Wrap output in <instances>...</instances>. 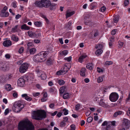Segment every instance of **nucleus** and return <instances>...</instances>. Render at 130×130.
Masks as SVG:
<instances>
[{
    "mask_svg": "<svg viewBox=\"0 0 130 130\" xmlns=\"http://www.w3.org/2000/svg\"><path fill=\"white\" fill-rule=\"evenodd\" d=\"M18 130H34V126L28 119L20 122L18 125Z\"/></svg>",
    "mask_w": 130,
    "mask_h": 130,
    "instance_id": "obj_1",
    "label": "nucleus"
},
{
    "mask_svg": "<svg viewBox=\"0 0 130 130\" xmlns=\"http://www.w3.org/2000/svg\"><path fill=\"white\" fill-rule=\"evenodd\" d=\"M32 117L33 119L39 120L45 118L46 117V113L44 110H38L34 112Z\"/></svg>",
    "mask_w": 130,
    "mask_h": 130,
    "instance_id": "obj_2",
    "label": "nucleus"
},
{
    "mask_svg": "<svg viewBox=\"0 0 130 130\" xmlns=\"http://www.w3.org/2000/svg\"><path fill=\"white\" fill-rule=\"evenodd\" d=\"M24 106L22 103L20 101L15 102L12 106V110L14 112L18 113L21 111L23 108Z\"/></svg>",
    "mask_w": 130,
    "mask_h": 130,
    "instance_id": "obj_3",
    "label": "nucleus"
},
{
    "mask_svg": "<svg viewBox=\"0 0 130 130\" xmlns=\"http://www.w3.org/2000/svg\"><path fill=\"white\" fill-rule=\"evenodd\" d=\"M28 76H22L17 81V84L18 86L21 87L24 86L25 84V82L28 81Z\"/></svg>",
    "mask_w": 130,
    "mask_h": 130,
    "instance_id": "obj_4",
    "label": "nucleus"
},
{
    "mask_svg": "<svg viewBox=\"0 0 130 130\" xmlns=\"http://www.w3.org/2000/svg\"><path fill=\"white\" fill-rule=\"evenodd\" d=\"M119 97V95L117 93L112 92L109 95V100L112 102H115L118 100Z\"/></svg>",
    "mask_w": 130,
    "mask_h": 130,
    "instance_id": "obj_5",
    "label": "nucleus"
},
{
    "mask_svg": "<svg viewBox=\"0 0 130 130\" xmlns=\"http://www.w3.org/2000/svg\"><path fill=\"white\" fill-rule=\"evenodd\" d=\"M29 65L28 63H25L22 64L20 68L19 71L20 73L25 72L28 69Z\"/></svg>",
    "mask_w": 130,
    "mask_h": 130,
    "instance_id": "obj_6",
    "label": "nucleus"
},
{
    "mask_svg": "<svg viewBox=\"0 0 130 130\" xmlns=\"http://www.w3.org/2000/svg\"><path fill=\"white\" fill-rule=\"evenodd\" d=\"M41 59L42 62L45 61L46 59V56L48 54V51H42L39 54Z\"/></svg>",
    "mask_w": 130,
    "mask_h": 130,
    "instance_id": "obj_7",
    "label": "nucleus"
},
{
    "mask_svg": "<svg viewBox=\"0 0 130 130\" xmlns=\"http://www.w3.org/2000/svg\"><path fill=\"white\" fill-rule=\"evenodd\" d=\"M51 2L50 0H42L43 7L48 8L51 5Z\"/></svg>",
    "mask_w": 130,
    "mask_h": 130,
    "instance_id": "obj_8",
    "label": "nucleus"
},
{
    "mask_svg": "<svg viewBox=\"0 0 130 130\" xmlns=\"http://www.w3.org/2000/svg\"><path fill=\"white\" fill-rule=\"evenodd\" d=\"M123 125H125L127 128L129 127V125L130 124V121L127 119L124 118L123 119L122 122Z\"/></svg>",
    "mask_w": 130,
    "mask_h": 130,
    "instance_id": "obj_9",
    "label": "nucleus"
},
{
    "mask_svg": "<svg viewBox=\"0 0 130 130\" xmlns=\"http://www.w3.org/2000/svg\"><path fill=\"white\" fill-rule=\"evenodd\" d=\"M3 45L5 47H8L11 45V41L9 40H6L4 41L3 43Z\"/></svg>",
    "mask_w": 130,
    "mask_h": 130,
    "instance_id": "obj_10",
    "label": "nucleus"
},
{
    "mask_svg": "<svg viewBox=\"0 0 130 130\" xmlns=\"http://www.w3.org/2000/svg\"><path fill=\"white\" fill-rule=\"evenodd\" d=\"M33 60L36 62H42V60L41 59L40 57L39 54H37L34 57Z\"/></svg>",
    "mask_w": 130,
    "mask_h": 130,
    "instance_id": "obj_11",
    "label": "nucleus"
},
{
    "mask_svg": "<svg viewBox=\"0 0 130 130\" xmlns=\"http://www.w3.org/2000/svg\"><path fill=\"white\" fill-rule=\"evenodd\" d=\"M69 68H68L67 66H65L62 69H61V70L57 71L56 73H67L68 71L69 70Z\"/></svg>",
    "mask_w": 130,
    "mask_h": 130,
    "instance_id": "obj_12",
    "label": "nucleus"
},
{
    "mask_svg": "<svg viewBox=\"0 0 130 130\" xmlns=\"http://www.w3.org/2000/svg\"><path fill=\"white\" fill-rule=\"evenodd\" d=\"M84 23L85 25H89L91 26H93L94 24V23L93 22L89 20H85Z\"/></svg>",
    "mask_w": 130,
    "mask_h": 130,
    "instance_id": "obj_13",
    "label": "nucleus"
},
{
    "mask_svg": "<svg viewBox=\"0 0 130 130\" xmlns=\"http://www.w3.org/2000/svg\"><path fill=\"white\" fill-rule=\"evenodd\" d=\"M99 104L100 106L104 107H107L108 106L107 103L105 102L104 101V100H100Z\"/></svg>",
    "mask_w": 130,
    "mask_h": 130,
    "instance_id": "obj_14",
    "label": "nucleus"
},
{
    "mask_svg": "<svg viewBox=\"0 0 130 130\" xmlns=\"http://www.w3.org/2000/svg\"><path fill=\"white\" fill-rule=\"evenodd\" d=\"M38 77H40L42 80L45 79L47 77L46 75V74H38Z\"/></svg>",
    "mask_w": 130,
    "mask_h": 130,
    "instance_id": "obj_15",
    "label": "nucleus"
},
{
    "mask_svg": "<svg viewBox=\"0 0 130 130\" xmlns=\"http://www.w3.org/2000/svg\"><path fill=\"white\" fill-rule=\"evenodd\" d=\"M71 95V93H65L64 94L63 98L64 99H68L70 98Z\"/></svg>",
    "mask_w": 130,
    "mask_h": 130,
    "instance_id": "obj_16",
    "label": "nucleus"
},
{
    "mask_svg": "<svg viewBox=\"0 0 130 130\" xmlns=\"http://www.w3.org/2000/svg\"><path fill=\"white\" fill-rule=\"evenodd\" d=\"M42 0L41 1H36L35 4V5L38 7H42L43 5H42Z\"/></svg>",
    "mask_w": 130,
    "mask_h": 130,
    "instance_id": "obj_17",
    "label": "nucleus"
},
{
    "mask_svg": "<svg viewBox=\"0 0 130 130\" xmlns=\"http://www.w3.org/2000/svg\"><path fill=\"white\" fill-rule=\"evenodd\" d=\"M22 96L23 98H24L25 100L29 101H31L32 100V98L28 96L27 94H23Z\"/></svg>",
    "mask_w": 130,
    "mask_h": 130,
    "instance_id": "obj_18",
    "label": "nucleus"
},
{
    "mask_svg": "<svg viewBox=\"0 0 130 130\" xmlns=\"http://www.w3.org/2000/svg\"><path fill=\"white\" fill-rule=\"evenodd\" d=\"M9 13L8 12H6L4 10H2L1 12V15L4 17H7L8 16Z\"/></svg>",
    "mask_w": 130,
    "mask_h": 130,
    "instance_id": "obj_19",
    "label": "nucleus"
},
{
    "mask_svg": "<svg viewBox=\"0 0 130 130\" xmlns=\"http://www.w3.org/2000/svg\"><path fill=\"white\" fill-rule=\"evenodd\" d=\"M29 36L31 37H36L37 35L35 33L31 31H29L28 32Z\"/></svg>",
    "mask_w": 130,
    "mask_h": 130,
    "instance_id": "obj_20",
    "label": "nucleus"
},
{
    "mask_svg": "<svg viewBox=\"0 0 130 130\" xmlns=\"http://www.w3.org/2000/svg\"><path fill=\"white\" fill-rule=\"evenodd\" d=\"M5 89L7 91H10L13 89L11 85L8 84L5 86Z\"/></svg>",
    "mask_w": 130,
    "mask_h": 130,
    "instance_id": "obj_21",
    "label": "nucleus"
},
{
    "mask_svg": "<svg viewBox=\"0 0 130 130\" xmlns=\"http://www.w3.org/2000/svg\"><path fill=\"white\" fill-rule=\"evenodd\" d=\"M86 68L90 70H91L93 68V64L92 63H89L87 64L86 66Z\"/></svg>",
    "mask_w": 130,
    "mask_h": 130,
    "instance_id": "obj_22",
    "label": "nucleus"
},
{
    "mask_svg": "<svg viewBox=\"0 0 130 130\" xmlns=\"http://www.w3.org/2000/svg\"><path fill=\"white\" fill-rule=\"evenodd\" d=\"M103 51L101 49H99L95 51V53L96 55L99 56L102 53Z\"/></svg>",
    "mask_w": 130,
    "mask_h": 130,
    "instance_id": "obj_23",
    "label": "nucleus"
},
{
    "mask_svg": "<svg viewBox=\"0 0 130 130\" xmlns=\"http://www.w3.org/2000/svg\"><path fill=\"white\" fill-rule=\"evenodd\" d=\"M11 38L12 40L16 42H17L19 40L18 37L14 35H13L12 36Z\"/></svg>",
    "mask_w": 130,
    "mask_h": 130,
    "instance_id": "obj_24",
    "label": "nucleus"
},
{
    "mask_svg": "<svg viewBox=\"0 0 130 130\" xmlns=\"http://www.w3.org/2000/svg\"><path fill=\"white\" fill-rule=\"evenodd\" d=\"M21 29H24L25 30H28L30 29V27L26 25V24H24L21 26Z\"/></svg>",
    "mask_w": 130,
    "mask_h": 130,
    "instance_id": "obj_25",
    "label": "nucleus"
},
{
    "mask_svg": "<svg viewBox=\"0 0 130 130\" xmlns=\"http://www.w3.org/2000/svg\"><path fill=\"white\" fill-rule=\"evenodd\" d=\"M66 87L65 86H62L59 89L60 93L62 94L65 91Z\"/></svg>",
    "mask_w": 130,
    "mask_h": 130,
    "instance_id": "obj_26",
    "label": "nucleus"
},
{
    "mask_svg": "<svg viewBox=\"0 0 130 130\" xmlns=\"http://www.w3.org/2000/svg\"><path fill=\"white\" fill-rule=\"evenodd\" d=\"M123 113L122 111H120L116 112L114 113L113 116L114 117H116L118 115L122 114Z\"/></svg>",
    "mask_w": 130,
    "mask_h": 130,
    "instance_id": "obj_27",
    "label": "nucleus"
},
{
    "mask_svg": "<svg viewBox=\"0 0 130 130\" xmlns=\"http://www.w3.org/2000/svg\"><path fill=\"white\" fill-rule=\"evenodd\" d=\"M110 123H108L106 126V130H112L113 129V127L111 125H110Z\"/></svg>",
    "mask_w": 130,
    "mask_h": 130,
    "instance_id": "obj_28",
    "label": "nucleus"
},
{
    "mask_svg": "<svg viewBox=\"0 0 130 130\" xmlns=\"http://www.w3.org/2000/svg\"><path fill=\"white\" fill-rule=\"evenodd\" d=\"M74 13V11L67 13L66 14V18L67 19L68 17H71Z\"/></svg>",
    "mask_w": 130,
    "mask_h": 130,
    "instance_id": "obj_29",
    "label": "nucleus"
},
{
    "mask_svg": "<svg viewBox=\"0 0 130 130\" xmlns=\"http://www.w3.org/2000/svg\"><path fill=\"white\" fill-rule=\"evenodd\" d=\"M97 5V3L95 2H93L91 3L90 6V8L91 9H93L96 7Z\"/></svg>",
    "mask_w": 130,
    "mask_h": 130,
    "instance_id": "obj_30",
    "label": "nucleus"
},
{
    "mask_svg": "<svg viewBox=\"0 0 130 130\" xmlns=\"http://www.w3.org/2000/svg\"><path fill=\"white\" fill-rule=\"evenodd\" d=\"M35 25L38 27H40L42 26V23L40 21H36L34 23Z\"/></svg>",
    "mask_w": 130,
    "mask_h": 130,
    "instance_id": "obj_31",
    "label": "nucleus"
},
{
    "mask_svg": "<svg viewBox=\"0 0 130 130\" xmlns=\"http://www.w3.org/2000/svg\"><path fill=\"white\" fill-rule=\"evenodd\" d=\"M119 20V16L118 15H115L113 18V21L115 23H117Z\"/></svg>",
    "mask_w": 130,
    "mask_h": 130,
    "instance_id": "obj_32",
    "label": "nucleus"
},
{
    "mask_svg": "<svg viewBox=\"0 0 130 130\" xmlns=\"http://www.w3.org/2000/svg\"><path fill=\"white\" fill-rule=\"evenodd\" d=\"M56 89L54 87L50 88L49 89V92L50 93H53L55 92L56 91Z\"/></svg>",
    "mask_w": 130,
    "mask_h": 130,
    "instance_id": "obj_33",
    "label": "nucleus"
},
{
    "mask_svg": "<svg viewBox=\"0 0 130 130\" xmlns=\"http://www.w3.org/2000/svg\"><path fill=\"white\" fill-rule=\"evenodd\" d=\"M58 83L60 85H62L65 83V82L63 80L60 79L58 81Z\"/></svg>",
    "mask_w": 130,
    "mask_h": 130,
    "instance_id": "obj_34",
    "label": "nucleus"
},
{
    "mask_svg": "<svg viewBox=\"0 0 130 130\" xmlns=\"http://www.w3.org/2000/svg\"><path fill=\"white\" fill-rule=\"evenodd\" d=\"M29 51L30 52V54H34L36 50L35 48H30V49L29 50Z\"/></svg>",
    "mask_w": 130,
    "mask_h": 130,
    "instance_id": "obj_35",
    "label": "nucleus"
},
{
    "mask_svg": "<svg viewBox=\"0 0 130 130\" xmlns=\"http://www.w3.org/2000/svg\"><path fill=\"white\" fill-rule=\"evenodd\" d=\"M32 42H29L27 44V46H28V47L27 48V52L29 51V50L30 49V47L32 46Z\"/></svg>",
    "mask_w": 130,
    "mask_h": 130,
    "instance_id": "obj_36",
    "label": "nucleus"
},
{
    "mask_svg": "<svg viewBox=\"0 0 130 130\" xmlns=\"http://www.w3.org/2000/svg\"><path fill=\"white\" fill-rule=\"evenodd\" d=\"M103 76L99 77L98 79V82L99 83L102 82L103 80Z\"/></svg>",
    "mask_w": 130,
    "mask_h": 130,
    "instance_id": "obj_37",
    "label": "nucleus"
},
{
    "mask_svg": "<svg viewBox=\"0 0 130 130\" xmlns=\"http://www.w3.org/2000/svg\"><path fill=\"white\" fill-rule=\"evenodd\" d=\"M12 74H8L7 75L6 77L5 78V79H10L12 77Z\"/></svg>",
    "mask_w": 130,
    "mask_h": 130,
    "instance_id": "obj_38",
    "label": "nucleus"
},
{
    "mask_svg": "<svg viewBox=\"0 0 130 130\" xmlns=\"http://www.w3.org/2000/svg\"><path fill=\"white\" fill-rule=\"evenodd\" d=\"M68 53V51L67 50L63 51L60 53V54L61 55L63 56L67 55Z\"/></svg>",
    "mask_w": 130,
    "mask_h": 130,
    "instance_id": "obj_39",
    "label": "nucleus"
},
{
    "mask_svg": "<svg viewBox=\"0 0 130 130\" xmlns=\"http://www.w3.org/2000/svg\"><path fill=\"white\" fill-rule=\"evenodd\" d=\"M95 48L96 49H101L103 48V46L101 44H99L96 45Z\"/></svg>",
    "mask_w": 130,
    "mask_h": 130,
    "instance_id": "obj_40",
    "label": "nucleus"
},
{
    "mask_svg": "<svg viewBox=\"0 0 130 130\" xmlns=\"http://www.w3.org/2000/svg\"><path fill=\"white\" fill-rule=\"evenodd\" d=\"M18 27V25H17L15 26L14 27L12 28L11 31L13 32H15L17 31V29Z\"/></svg>",
    "mask_w": 130,
    "mask_h": 130,
    "instance_id": "obj_41",
    "label": "nucleus"
},
{
    "mask_svg": "<svg viewBox=\"0 0 130 130\" xmlns=\"http://www.w3.org/2000/svg\"><path fill=\"white\" fill-rule=\"evenodd\" d=\"M93 120V118L92 117H89L87 119V121L88 122L90 123L92 122Z\"/></svg>",
    "mask_w": 130,
    "mask_h": 130,
    "instance_id": "obj_42",
    "label": "nucleus"
},
{
    "mask_svg": "<svg viewBox=\"0 0 130 130\" xmlns=\"http://www.w3.org/2000/svg\"><path fill=\"white\" fill-rule=\"evenodd\" d=\"M129 3V1L128 0H125L124 2V6L125 7L127 6Z\"/></svg>",
    "mask_w": 130,
    "mask_h": 130,
    "instance_id": "obj_43",
    "label": "nucleus"
},
{
    "mask_svg": "<svg viewBox=\"0 0 130 130\" xmlns=\"http://www.w3.org/2000/svg\"><path fill=\"white\" fill-rule=\"evenodd\" d=\"M55 5L54 4H51V5H50V9L51 10H53L55 8Z\"/></svg>",
    "mask_w": 130,
    "mask_h": 130,
    "instance_id": "obj_44",
    "label": "nucleus"
},
{
    "mask_svg": "<svg viewBox=\"0 0 130 130\" xmlns=\"http://www.w3.org/2000/svg\"><path fill=\"white\" fill-rule=\"evenodd\" d=\"M62 111L64 112V114L65 115H66L68 113V110L65 108L63 109Z\"/></svg>",
    "mask_w": 130,
    "mask_h": 130,
    "instance_id": "obj_45",
    "label": "nucleus"
},
{
    "mask_svg": "<svg viewBox=\"0 0 130 130\" xmlns=\"http://www.w3.org/2000/svg\"><path fill=\"white\" fill-rule=\"evenodd\" d=\"M40 94V93L39 92H34L32 93V95L35 97L39 96Z\"/></svg>",
    "mask_w": 130,
    "mask_h": 130,
    "instance_id": "obj_46",
    "label": "nucleus"
},
{
    "mask_svg": "<svg viewBox=\"0 0 130 130\" xmlns=\"http://www.w3.org/2000/svg\"><path fill=\"white\" fill-rule=\"evenodd\" d=\"M52 60L51 59H48L47 60V65H51L52 63Z\"/></svg>",
    "mask_w": 130,
    "mask_h": 130,
    "instance_id": "obj_47",
    "label": "nucleus"
},
{
    "mask_svg": "<svg viewBox=\"0 0 130 130\" xmlns=\"http://www.w3.org/2000/svg\"><path fill=\"white\" fill-rule=\"evenodd\" d=\"M97 71L99 73L103 72V70L98 67L97 68Z\"/></svg>",
    "mask_w": 130,
    "mask_h": 130,
    "instance_id": "obj_48",
    "label": "nucleus"
},
{
    "mask_svg": "<svg viewBox=\"0 0 130 130\" xmlns=\"http://www.w3.org/2000/svg\"><path fill=\"white\" fill-rule=\"evenodd\" d=\"M72 57L71 56H70L68 57H66L64 58L65 60H67L68 62H70L71 60Z\"/></svg>",
    "mask_w": 130,
    "mask_h": 130,
    "instance_id": "obj_49",
    "label": "nucleus"
},
{
    "mask_svg": "<svg viewBox=\"0 0 130 130\" xmlns=\"http://www.w3.org/2000/svg\"><path fill=\"white\" fill-rule=\"evenodd\" d=\"M80 107V105L79 104H77L76 105L75 107V110H76L79 109Z\"/></svg>",
    "mask_w": 130,
    "mask_h": 130,
    "instance_id": "obj_50",
    "label": "nucleus"
},
{
    "mask_svg": "<svg viewBox=\"0 0 130 130\" xmlns=\"http://www.w3.org/2000/svg\"><path fill=\"white\" fill-rule=\"evenodd\" d=\"M113 63V62L112 61H107L106 62L105 64L106 65L109 66L112 64Z\"/></svg>",
    "mask_w": 130,
    "mask_h": 130,
    "instance_id": "obj_51",
    "label": "nucleus"
},
{
    "mask_svg": "<svg viewBox=\"0 0 130 130\" xmlns=\"http://www.w3.org/2000/svg\"><path fill=\"white\" fill-rule=\"evenodd\" d=\"M16 4L17 2L16 1L13 2L12 3V6L14 8H15L17 7Z\"/></svg>",
    "mask_w": 130,
    "mask_h": 130,
    "instance_id": "obj_52",
    "label": "nucleus"
},
{
    "mask_svg": "<svg viewBox=\"0 0 130 130\" xmlns=\"http://www.w3.org/2000/svg\"><path fill=\"white\" fill-rule=\"evenodd\" d=\"M71 129L70 130H75V126L74 124H72L70 126Z\"/></svg>",
    "mask_w": 130,
    "mask_h": 130,
    "instance_id": "obj_53",
    "label": "nucleus"
},
{
    "mask_svg": "<svg viewBox=\"0 0 130 130\" xmlns=\"http://www.w3.org/2000/svg\"><path fill=\"white\" fill-rule=\"evenodd\" d=\"M66 124V123L64 122V121H62L60 123V126L61 127H64L65 125Z\"/></svg>",
    "mask_w": 130,
    "mask_h": 130,
    "instance_id": "obj_54",
    "label": "nucleus"
},
{
    "mask_svg": "<svg viewBox=\"0 0 130 130\" xmlns=\"http://www.w3.org/2000/svg\"><path fill=\"white\" fill-rule=\"evenodd\" d=\"M106 9L105 7L104 6L101 8V10L102 12H104L106 10Z\"/></svg>",
    "mask_w": 130,
    "mask_h": 130,
    "instance_id": "obj_55",
    "label": "nucleus"
},
{
    "mask_svg": "<svg viewBox=\"0 0 130 130\" xmlns=\"http://www.w3.org/2000/svg\"><path fill=\"white\" fill-rule=\"evenodd\" d=\"M24 50V48L23 47L21 48L19 50V52L20 54H21L23 53Z\"/></svg>",
    "mask_w": 130,
    "mask_h": 130,
    "instance_id": "obj_56",
    "label": "nucleus"
},
{
    "mask_svg": "<svg viewBox=\"0 0 130 130\" xmlns=\"http://www.w3.org/2000/svg\"><path fill=\"white\" fill-rule=\"evenodd\" d=\"M108 123V122L106 121H104L103 123L102 124V126H105L106 125V126L107 125Z\"/></svg>",
    "mask_w": 130,
    "mask_h": 130,
    "instance_id": "obj_57",
    "label": "nucleus"
},
{
    "mask_svg": "<svg viewBox=\"0 0 130 130\" xmlns=\"http://www.w3.org/2000/svg\"><path fill=\"white\" fill-rule=\"evenodd\" d=\"M55 106V104L54 103L51 104L49 105V107L52 109H53Z\"/></svg>",
    "mask_w": 130,
    "mask_h": 130,
    "instance_id": "obj_58",
    "label": "nucleus"
},
{
    "mask_svg": "<svg viewBox=\"0 0 130 130\" xmlns=\"http://www.w3.org/2000/svg\"><path fill=\"white\" fill-rule=\"evenodd\" d=\"M108 123H110V125H113V126H115V121H112V122H108Z\"/></svg>",
    "mask_w": 130,
    "mask_h": 130,
    "instance_id": "obj_59",
    "label": "nucleus"
},
{
    "mask_svg": "<svg viewBox=\"0 0 130 130\" xmlns=\"http://www.w3.org/2000/svg\"><path fill=\"white\" fill-rule=\"evenodd\" d=\"M86 71V69L84 68H82L80 72L82 73H85Z\"/></svg>",
    "mask_w": 130,
    "mask_h": 130,
    "instance_id": "obj_60",
    "label": "nucleus"
},
{
    "mask_svg": "<svg viewBox=\"0 0 130 130\" xmlns=\"http://www.w3.org/2000/svg\"><path fill=\"white\" fill-rule=\"evenodd\" d=\"M41 100L42 102H44L46 101L47 100V99L46 98L43 97L41 99Z\"/></svg>",
    "mask_w": 130,
    "mask_h": 130,
    "instance_id": "obj_61",
    "label": "nucleus"
},
{
    "mask_svg": "<svg viewBox=\"0 0 130 130\" xmlns=\"http://www.w3.org/2000/svg\"><path fill=\"white\" fill-rule=\"evenodd\" d=\"M5 78H4L3 76L0 77V82H3L4 80L5 79Z\"/></svg>",
    "mask_w": 130,
    "mask_h": 130,
    "instance_id": "obj_62",
    "label": "nucleus"
},
{
    "mask_svg": "<svg viewBox=\"0 0 130 130\" xmlns=\"http://www.w3.org/2000/svg\"><path fill=\"white\" fill-rule=\"evenodd\" d=\"M118 43H119V45L120 46V47H123V45L124 44L123 42L119 41Z\"/></svg>",
    "mask_w": 130,
    "mask_h": 130,
    "instance_id": "obj_63",
    "label": "nucleus"
},
{
    "mask_svg": "<svg viewBox=\"0 0 130 130\" xmlns=\"http://www.w3.org/2000/svg\"><path fill=\"white\" fill-rule=\"evenodd\" d=\"M21 17V15L19 14H18L16 15L15 18L16 20H18V19L20 18Z\"/></svg>",
    "mask_w": 130,
    "mask_h": 130,
    "instance_id": "obj_64",
    "label": "nucleus"
}]
</instances>
